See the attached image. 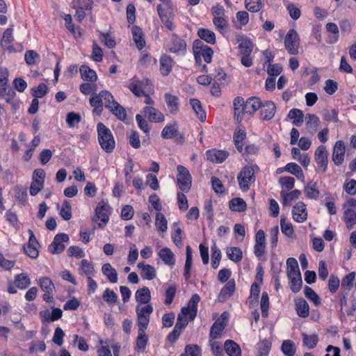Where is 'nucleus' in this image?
<instances>
[{
    "instance_id": "obj_1",
    "label": "nucleus",
    "mask_w": 356,
    "mask_h": 356,
    "mask_svg": "<svg viewBox=\"0 0 356 356\" xmlns=\"http://www.w3.org/2000/svg\"><path fill=\"white\" fill-rule=\"evenodd\" d=\"M98 141L102 149L106 153H111L115 147V141L111 130L102 122L97 125Z\"/></svg>"
},
{
    "instance_id": "obj_2",
    "label": "nucleus",
    "mask_w": 356,
    "mask_h": 356,
    "mask_svg": "<svg viewBox=\"0 0 356 356\" xmlns=\"http://www.w3.org/2000/svg\"><path fill=\"white\" fill-rule=\"evenodd\" d=\"M177 184L183 193H188L191 188L192 177L184 165H178L177 167Z\"/></svg>"
},
{
    "instance_id": "obj_3",
    "label": "nucleus",
    "mask_w": 356,
    "mask_h": 356,
    "mask_svg": "<svg viewBox=\"0 0 356 356\" xmlns=\"http://www.w3.org/2000/svg\"><path fill=\"white\" fill-rule=\"evenodd\" d=\"M237 179L241 189L247 191L250 185L255 180L254 170L250 166L244 167L238 175Z\"/></svg>"
},
{
    "instance_id": "obj_4",
    "label": "nucleus",
    "mask_w": 356,
    "mask_h": 356,
    "mask_svg": "<svg viewBox=\"0 0 356 356\" xmlns=\"http://www.w3.org/2000/svg\"><path fill=\"white\" fill-rule=\"evenodd\" d=\"M300 38L295 29H290L284 38V46L286 51L292 55L298 53Z\"/></svg>"
},
{
    "instance_id": "obj_5",
    "label": "nucleus",
    "mask_w": 356,
    "mask_h": 356,
    "mask_svg": "<svg viewBox=\"0 0 356 356\" xmlns=\"http://www.w3.org/2000/svg\"><path fill=\"white\" fill-rule=\"evenodd\" d=\"M228 316L227 312H223L212 325L209 333V337L212 340L220 337L221 333L226 326Z\"/></svg>"
},
{
    "instance_id": "obj_6",
    "label": "nucleus",
    "mask_w": 356,
    "mask_h": 356,
    "mask_svg": "<svg viewBox=\"0 0 356 356\" xmlns=\"http://www.w3.org/2000/svg\"><path fill=\"white\" fill-rule=\"evenodd\" d=\"M69 241V236L67 234L65 233H60L56 234L54 238L53 242L49 245V251L51 253L60 254L65 250L64 242H67Z\"/></svg>"
},
{
    "instance_id": "obj_7",
    "label": "nucleus",
    "mask_w": 356,
    "mask_h": 356,
    "mask_svg": "<svg viewBox=\"0 0 356 356\" xmlns=\"http://www.w3.org/2000/svg\"><path fill=\"white\" fill-rule=\"evenodd\" d=\"M315 161L317 163L318 168L323 172L327 170L328 159L327 151L323 145L319 146L315 152Z\"/></svg>"
},
{
    "instance_id": "obj_8",
    "label": "nucleus",
    "mask_w": 356,
    "mask_h": 356,
    "mask_svg": "<svg viewBox=\"0 0 356 356\" xmlns=\"http://www.w3.org/2000/svg\"><path fill=\"white\" fill-rule=\"evenodd\" d=\"M266 238L264 230L259 229L255 235V244L254 247V253L257 257H261L265 253Z\"/></svg>"
},
{
    "instance_id": "obj_9",
    "label": "nucleus",
    "mask_w": 356,
    "mask_h": 356,
    "mask_svg": "<svg viewBox=\"0 0 356 356\" xmlns=\"http://www.w3.org/2000/svg\"><path fill=\"white\" fill-rule=\"evenodd\" d=\"M345 145L342 140L335 143L333 147L332 161L336 165H340L344 161Z\"/></svg>"
},
{
    "instance_id": "obj_10",
    "label": "nucleus",
    "mask_w": 356,
    "mask_h": 356,
    "mask_svg": "<svg viewBox=\"0 0 356 356\" xmlns=\"http://www.w3.org/2000/svg\"><path fill=\"white\" fill-rule=\"evenodd\" d=\"M261 116L263 120H270L274 117L276 113V106L274 102L271 101H266L261 103Z\"/></svg>"
},
{
    "instance_id": "obj_11",
    "label": "nucleus",
    "mask_w": 356,
    "mask_h": 356,
    "mask_svg": "<svg viewBox=\"0 0 356 356\" xmlns=\"http://www.w3.org/2000/svg\"><path fill=\"white\" fill-rule=\"evenodd\" d=\"M293 218L298 222H303L307 218L306 204L303 202H298L292 209Z\"/></svg>"
},
{
    "instance_id": "obj_12",
    "label": "nucleus",
    "mask_w": 356,
    "mask_h": 356,
    "mask_svg": "<svg viewBox=\"0 0 356 356\" xmlns=\"http://www.w3.org/2000/svg\"><path fill=\"white\" fill-rule=\"evenodd\" d=\"M165 7V11H162L161 8L159 7L158 14L164 26L168 30L172 31L175 27L173 22L172 9H169L167 6Z\"/></svg>"
},
{
    "instance_id": "obj_13",
    "label": "nucleus",
    "mask_w": 356,
    "mask_h": 356,
    "mask_svg": "<svg viewBox=\"0 0 356 356\" xmlns=\"http://www.w3.org/2000/svg\"><path fill=\"white\" fill-rule=\"evenodd\" d=\"M186 49V42L177 35H172L171 38V45L169 47V51L177 54H183L185 52Z\"/></svg>"
},
{
    "instance_id": "obj_14",
    "label": "nucleus",
    "mask_w": 356,
    "mask_h": 356,
    "mask_svg": "<svg viewBox=\"0 0 356 356\" xmlns=\"http://www.w3.org/2000/svg\"><path fill=\"white\" fill-rule=\"evenodd\" d=\"M195 44L196 49H200V50H197L195 51V58L197 59V54H200L206 63H210L212 60V56L213 54L212 49L210 47L204 44H202L200 47H199L198 45L202 44L201 40H195Z\"/></svg>"
},
{
    "instance_id": "obj_15",
    "label": "nucleus",
    "mask_w": 356,
    "mask_h": 356,
    "mask_svg": "<svg viewBox=\"0 0 356 356\" xmlns=\"http://www.w3.org/2000/svg\"><path fill=\"white\" fill-rule=\"evenodd\" d=\"M206 156L209 161L220 163L228 157L229 153L225 150L211 149L206 152Z\"/></svg>"
},
{
    "instance_id": "obj_16",
    "label": "nucleus",
    "mask_w": 356,
    "mask_h": 356,
    "mask_svg": "<svg viewBox=\"0 0 356 356\" xmlns=\"http://www.w3.org/2000/svg\"><path fill=\"white\" fill-rule=\"evenodd\" d=\"M137 266L140 269V275L143 280H152L156 277V272L154 266L144 262L138 263Z\"/></svg>"
},
{
    "instance_id": "obj_17",
    "label": "nucleus",
    "mask_w": 356,
    "mask_h": 356,
    "mask_svg": "<svg viewBox=\"0 0 356 356\" xmlns=\"http://www.w3.org/2000/svg\"><path fill=\"white\" fill-rule=\"evenodd\" d=\"M245 102L241 97H236L233 101L234 118L237 122H241L242 120L241 115L245 113Z\"/></svg>"
},
{
    "instance_id": "obj_18",
    "label": "nucleus",
    "mask_w": 356,
    "mask_h": 356,
    "mask_svg": "<svg viewBox=\"0 0 356 356\" xmlns=\"http://www.w3.org/2000/svg\"><path fill=\"white\" fill-rule=\"evenodd\" d=\"M144 113L146 118L151 122H160L165 120L163 114L156 108L152 106L144 108Z\"/></svg>"
},
{
    "instance_id": "obj_19",
    "label": "nucleus",
    "mask_w": 356,
    "mask_h": 356,
    "mask_svg": "<svg viewBox=\"0 0 356 356\" xmlns=\"http://www.w3.org/2000/svg\"><path fill=\"white\" fill-rule=\"evenodd\" d=\"M108 205L103 203L102 204L98 205L95 209V217L93 218V220H96V218L101 220V221L103 222V225L99 223V227L104 226L108 221Z\"/></svg>"
},
{
    "instance_id": "obj_20",
    "label": "nucleus",
    "mask_w": 356,
    "mask_h": 356,
    "mask_svg": "<svg viewBox=\"0 0 356 356\" xmlns=\"http://www.w3.org/2000/svg\"><path fill=\"white\" fill-rule=\"evenodd\" d=\"M261 102L259 97H252L248 98L245 106V113L253 115L261 106Z\"/></svg>"
},
{
    "instance_id": "obj_21",
    "label": "nucleus",
    "mask_w": 356,
    "mask_h": 356,
    "mask_svg": "<svg viewBox=\"0 0 356 356\" xmlns=\"http://www.w3.org/2000/svg\"><path fill=\"white\" fill-rule=\"evenodd\" d=\"M296 310L298 316L306 318L309 314V307L307 301L300 298L295 300Z\"/></svg>"
},
{
    "instance_id": "obj_22",
    "label": "nucleus",
    "mask_w": 356,
    "mask_h": 356,
    "mask_svg": "<svg viewBox=\"0 0 356 356\" xmlns=\"http://www.w3.org/2000/svg\"><path fill=\"white\" fill-rule=\"evenodd\" d=\"M224 349L228 356H241L242 353L239 345L233 340H226Z\"/></svg>"
},
{
    "instance_id": "obj_23",
    "label": "nucleus",
    "mask_w": 356,
    "mask_h": 356,
    "mask_svg": "<svg viewBox=\"0 0 356 356\" xmlns=\"http://www.w3.org/2000/svg\"><path fill=\"white\" fill-rule=\"evenodd\" d=\"M304 192L307 198L316 200L320 195L317 182L313 181H309L307 185L305 186Z\"/></svg>"
},
{
    "instance_id": "obj_24",
    "label": "nucleus",
    "mask_w": 356,
    "mask_h": 356,
    "mask_svg": "<svg viewBox=\"0 0 356 356\" xmlns=\"http://www.w3.org/2000/svg\"><path fill=\"white\" fill-rule=\"evenodd\" d=\"M320 124V119L314 114H307L306 115V128L307 131L314 135L317 131Z\"/></svg>"
},
{
    "instance_id": "obj_25",
    "label": "nucleus",
    "mask_w": 356,
    "mask_h": 356,
    "mask_svg": "<svg viewBox=\"0 0 356 356\" xmlns=\"http://www.w3.org/2000/svg\"><path fill=\"white\" fill-rule=\"evenodd\" d=\"M172 60L168 55H162L160 58V72L163 76H168L172 70Z\"/></svg>"
},
{
    "instance_id": "obj_26",
    "label": "nucleus",
    "mask_w": 356,
    "mask_h": 356,
    "mask_svg": "<svg viewBox=\"0 0 356 356\" xmlns=\"http://www.w3.org/2000/svg\"><path fill=\"white\" fill-rule=\"evenodd\" d=\"M300 195L301 191L298 189H295L289 193H286L284 191H281L280 193V195L282 198V204L284 206L291 205V202L298 199Z\"/></svg>"
},
{
    "instance_id": "obj_27",
    "label": "nucleus",
    "mask_w": 356,
    "mask_h": 356,
    "mask_svg": "<svg viewBox=\"0 0 356 356\" xmlns=\"http://www.w3.org/2000/svg\"><path fill=\"white\" fill-rule=\"evenodd\" d=\"M136 300L140 304H147L151 300V293L147 286H143L136 291Z\"/></svg>"
},
{
    "instance_id": "obj_28",
    "label": "nucleus",
    "mask_w": 356,
    "mask_h": 356,
    "mask_svg": "<svg viewBox=\"0 0 356 356\" xmlns=\"http://www.w3.org/2000/svg\"><path fill=\"white\" fill-rule=\"evenodd\" d=\"M79 71L81 78L84 81L95 82L97 79V75L95 70L90 69L88 66L83 65L80 67Z\"/></svg>"
},
{
    "instance_id": "obj_29",
    "label": "nucleus",
    "mask_w": 356,
    "mask_h": 356,
    "mask_svg": "<svg viewBox=\"0 0 356 356\" xmlns=\"http://www.w3.org/2000/svg\"><path fill=\"white\" fill-rule=\"evenodd\" d=\"M133 40L136 44L138 49H142L145 46V41L143 38V33L138 26H134L131 29Z\"/></svg>"
},
{
    "instance_id": "obj_30",
    "label": "nucleus",
    "mask_w": 356,
    "mask_h": 356,
    "mask_svg": "<svg viewBox=\"0 0 356 356\" xmlns=\"http://www.w3.org/2000/svg\"><path fill=\"white\" fill-rule=\"evenodd\" d=\"M165 101L166 102L167 106L169 108L170 113H176L179 111V98L169 93H166L164 96Z\"/></svg>"
},
{
    "instance_id": "obj_31",
    "label": "nucleus",
    "mask_w": 356,
    "mask_h": 356,
    "mask_svg": "<svg viewBox=\"0 0 356 356\" xmlns=\"http://www.w3.org/2000/svg\"><path fill=\"white\" fill-rule=\"evenodd\" d=\"M129 90L137 97L143 96L145 94V83L144 81L134 80L129 85Z\"/></svg>"
},
{
    "instance_id": "obj_32",
    "label": "nucleus",
    "mask_w": 356,
    "mask_h": 356,
    "mask_svg": "<svg viewBox=\"0 0 356 356\" xmlns=\"http://www.w3.org/2000/svg\"><path fill=\"white\" fill-rule=\"evenodd\" d=\"M235 290V282L234 280L229 281L227 284L221 289L219 296L218 300L222 302L225 300L227 298L230 297Z\"/></svg>"
},
{
    "instance_id": "obj_33",
    "label": "nucleus",
    "mask_w": 356,
    "mask_h": 356,
    "mask_svg": "<svg viewBox=\"0 0 356 356\" xmlns=\"http://www.w3.org/2000/svg\"><path fill=\"white\" fill-rule=\"evenodd\" d=\"M159 257L167 265L173 266L175 263L174 254L168 248H162L158 253Z\"/></svg>"
},
{
    "instance_id": "obj_34",
    "label": "nucleus",
    "mask_w": 356,
    "mask_h": 356,
    "mask_svg": "<svg viewBox=\"0 0 356 356\" xmlns=\"http://www.w3.org/2000/svg\"><path fill=\"white\" fill-rule=\"evenodd\" d=\"M102 270L109 282L111 283H116L118 282L117 271L109 263L104 264L102 266Z\"/></svg>"
},
{
    "instance_id": "obj_35",
    "label": "nucleus",
    "mask_w": 356,
    "mask_h": 356,
    "mask_svg": "<svg viewBox=\"0 0 356 356\" xmlns=\"http://www.w3.org/2000/svg\"><path fill=\"white\" fill-rule=\"evenodd\" d=\"M197 35L209 44H213L216 43V35L214 32L208 29H199Z\"/></svg>"
},
{
    "instance_id": "obj_36",
    "label": "nucleus",
    "mask_w": 356,
    "mask_h": 356,
    "mask_svg": "<svg viewBox=\"0 0 356 356\" xmlns=\"http://www.w3.org/2000/svg\"><path fill=\"white\" fill-rule=\"evenodd\" d=\"M246 138V133L245 130L237 129L234 134V145L239 152H243V141Z\"/></svg>"
},
{
    "instance_id": "obj_37",
    "label": "nucleus",
    "mask_w": 356,
    "mask_h": 356,
    "mask_svg": "<svg viewBox=\"0 0 356 356\" xmlns=\"http://www.w3.org/2000/svg\"><path fill=\"white\" fill-rule=\"evenodd\" d=\"M38 285L44 293H53L56 289L54 282L48 277H40L38 280Z\"/></svg>"
},
{
    "instance_id": "obj_38",
    "label": "nucleus",
    "mask_w": 356,
    "mask_h": 356,
    "mask_svg": "<svg viewBox=\"0 0 356 356\" xmlns=\"http://www.w3.org/2000/svg\"><path fill=\"white\" fill-rule=\"evenodd\" d=\"M288 118L293 120V124L296 126H300L304 121V115L301 110L298 108L291 109L287 115Z\"/></svg>"
},
{
    "instance_id": "obj_39",
    "label": "nucleus",
    "mask_w": 356,
    "mask_h": 356,
    "mask_svg": "<svg viewBox=\"0 0 356 356\" xmlns=\"http://www.w3.org/2000/svg\"><path fill=\"white\" fill-rule=\"evenodd\" d=\"M281 350L285 356H294L296 353L295 343L289 339L283 341Z\"/></svg>"
},
{
    "instance_id": "obj_40",
    "label": "nucleus",
    "mask_w": 356,
    "mask_h": 356,
    "mask_svg": "<svg viewBox=\"0 0 356 356\" xmlns=\"http://www.w3.org/2000/svg\"><path fill=\"white\" fill-rule=\"evenodd\" d=\"M238 48L241 54H251L253 50V43L248 38H241L239 40Z\"/></svg>"
},
{
    "instance_id": "obj_41",
    "label": "nucleus",
    "mask_w": 356,
    "mask_h": 356,
    "mask_svg": "<svg viewBox=\"0 0 356 356\" xmlns=\"http://www.w3.org/2000/svg\"><path fill=\"white\" fill-rule=\"evenodd\" d=\"M147 342L148 337L145 334V332H138L135 348L136 351L144 352Z\"/></svg>"
},
{
    "instance_id": "obj_42",
    "label": "nucleus",
    "mask_w": 356,
    "mask_h": 356,
    "mask_svg": "<svg viewBox=\"0 0 356 356\" xmlns=\"http://www.w3.org/2000/svg\"><path fill=\"white\" fill-rule=\"evenodd\" d=\"M227 257L234 262H239L243 258L242 250L237 247L227 248L226 250Z\"/></svg>"
},
{
    "instance_id": "obj_43",
    "label": "nucleus",
    "mask_w": 356,
    "mask_h": 356,
    "mask_svg": "<svg viewBox=\"0 0 356 356\" xmlns=\"http://www.w3.org/2000/svg\"><path fill=\"white\" fill-rule=\"evenodd\" d=\"M229 207L233 211L242 212L246 209L247 204L242 198L236 197L230 200Z\"/></svg>"
},
{
    "instance_id": "obj_44",
    "label": "nucleus",
    "mask_w": 356,
    "mask_h": 356,
    "mask_svg": "<svg viewBox=\"0 0 356 356\" xmlns=\"http://www.w3.org/2000/svg\"><path fill=\"white\" fill-rule=\"evenodd\" d=\"M190 104L200 121L206 120V113L203 111L201 102L197 99H191Z\"/></svg>"
},
{
    "instance_id": "obj_45",
    "label": "nucleus",
    "mask_w": 356,
    "mask_h": 356,
    "mask_svg": "<svg viewBox=\"0 0 356 356\" xmlns=\"http://www.w3.org/2000/svg\"><path fill=\"white\" fill-rule=\"evenodd\" d=\"M344 222L348 229H352L353 226L356 224V212L351 209H347L343 214Z\"/></svg>"
},
{
    "instance_id": "obj_46",
    "label": "nucleus",
    "mask_w": 356,
    "mask_h": 356,
    "mask_svg": "<svg viewBox=\"0 0 356 356\" xmlns=\"http://www.w3.org/2000/svg\"><path fill=\"white\" fill-rule=\"evenodd\" d=\"M108 111L117 117L120 120H124L127 118V112L125 108L118 102H115L114 105Z\"/></svg>"
},
{
    "instance_id": "obj_47",
    "label": "nucleus",
    "mask_w": 356,
    "mask_h": 356,
    "mask_svg": "<svg viewBox=\"0 0 356 356\" xmlns=\"http://www.w3.org/2000/svg\"><path fill=\"white\" fill-rule=\"evenodd\" d=\"M186 258L184 266V275L186 280H188L191 277V269L192 266V250L189 245L186 248Z\"/></svg>"
},
{
    "instance_id": "obj_48",
    "label": "nucleus",
    "mask_w": 356,
    "mask_h": 356,
    "mask_svg": "<svg viewBox=\"0 0 356 356\" xmlns=\"http://www.w3.org/2000/svg\"><path fill=\"white\" fill-rule=\"evenodd\" d=\"M155 226L159 232H165L168 229V221L165 216L158 212L155 218Z\"/></svg>"
},
{
    "instance_id": "obj_49",
    "label": "nucleus",
    "mask_w": 356,
    "mask_h": 356,
    "mask_svg": "<svg viewBox=\"0 0 356 356\" xmlns=\"http://www.w3.org/2000/svg\"><path fill=\"white\" fill-rule=\"evenodd\" d=\"M302 342L305 346H307L309 349L314 348L318 341V337L317 334L308 335L305 333H302Z\"/></svg>"
},
{
    "instance_id": "obj_50",
    "label": "nucleus",
    "mask_w": 356,
    "mask_h": 356,
    "mask_svg": "<svg viewBox=\"0 0 356 356\" xmlns=\"http://www.w3.org/2000/svg\"><path fill=\"white\" fill-rule=\"evenodd\" d=\"M31 280L26 273H21L16 276L15 284L19 289H26L31 284Z\"/></svg>"
},
{
    "instance_id": "obj_51",
    "label": "nucleus",
    "mask_w": 356,
    "mask_h": 356,
    "mask_svg": "<svg viewBox=\"0 0 356 356\" xmlns=\"http://www.w3.org/2000/svg\"><path fill=\"white\" fill-rule=\"evenodd\" d=\"M79 271L81 275H85L87 277L93 276L95 272L94 266L90 261L86 259H83L81 261Z\"/></svg>"
},
{
    "instance_id": "obj_52",
    "label": "nucleus",
    "mask_w": 356,
    "mask_h": 356,
    "mask_svg": "<svg viewBox=\"0 0 356 356\" xmlns=\"http://www.w3.org/2000/svg\"><path fill=\"white\" fill-rule=\"evenodd\" d=\"M221 252L214 243L211 246V266L213 268L216 269L218 268L220 259H221Z\"/></svg>"
},
{
    "instance_id": "obj_53",
    "label": "nucleus",
    "mask_w": 356,
    "mask_h": 356,
    "mask_svg": "<svg viewBox=\"0 0 356 356\" xmlns=\"http://www.w3.org/2000/svg\"><path fill=\"white\" fill-rule=\"evenodd\" d=\"M90 104L94 108V111L101 113L103 110V102L100 92L99 94L93 93L90 99Z\"/></svg>"
},
{
    "instance_id": "obj_54",
    "label": "nucleus",
    "mask_w": 356,
    "mask_h": 356,
    "mask_svg": "<svg viewBox=\"0 0 356 356\" xmlns=\"http://www.w3.org/2000/svg\"><path fill=\"white\" fill-rule=\"evenodd\" d=\"M285 170L295 175L298 179H304V174L301 168L295 163H289L285 166Z\"/></svg>"
},
{
    "instance_id": "obj_55",
    "label": "nucleus",
    "mask_w": 356,
    "mask_h": 356,
    "mask_svg": "<svg viewBox=\"0 0 356 356\" xmlns=\"http://www.w3.org/2000/svg\"><path fill=\"white\" fill-rule=\"evenodd\" d=\"M263 6L261 0H245V7L251 13L259 12Z\"/></svg>"
},
{
    "instance_id": "obj_56",
    "label": "nucleus",
    "mask_w": 356,
    "mask_h": 356,
    "mask_svg": "<svg viewBox=\"0 0 356 356\" xmlns=\"http://www.w3.org/2000/svg\"><path fill=\"white\" fill-rule=\"evenodd\" d=\"M100 96L102 99L103 104L108 110L111 108V106L114 105L115 102H117L113 96V95L108 90H102L100 92Z\"/></svg>"
},
{
    "instance_id": "obj_57",
    "label": "nucleus",
    "mask_w": 356,
    "mask_h": 356,
    "mask_svg": "<svg viewBox=\"0 0 356 356\" xmlns=\"http://www.w3.org/2000/svg\"><path fill=\"white\" fill-rule=\"evenodd\" d=\"M13 26L8 28L3 33V38L1 40V45L3 48L9 49L10 43L13 41Z\"/></svg>"
},
{
    "instance_id": "obj_58",
    "label": "nucleus",
    "mask_w": 356,
    "mask_h": 356,
    "mask_svg": "<svg viewBox=\"0 0 356 356\" xmlns=\"http://www.w3.org/2000/svg\"><path fill=\"white\" fill-rule=\"evenodd\" d=\"M173 228H174V232L172 234V239L174 242V243L177 247H181L183 245L182 243V230L178 226L177 222L173 223Z\"/></svg>"
},
{
    "instance_id": "obj_59",
    "label": "nucleus",
    "mask_w": 356,
    "mask_h": 356,
    "mask_svg": "<svg viewBox=\"0 0 356 356\" xmlns=\"http://www.w3.org/2000/svg\"><path fill=\"white\" fill-rule=\"evenodd\" d=\"M201 348L197 345L189 344L185 347L184 353L180 356H201Z\"/></svg>"
},
{
    "instance_id": "obj_60",
    "label": "nucleus",
    "mask_w": 356,
    "mask_h": 356,
    "mask_svg": "<svg viewBox=\"0 0 356 356\" xmlns=\"http://www.w3.org/2000/svg\"><path fill=\"white\" fill-rule=\"evenodd\" d=\"M304 293L316 306H318L321 304L319 296L311 287L306 286L304 289Z\"/></svg>"
},
{
    "instance_id": "obj_61",
    "label": "nucleus",
    "mask_w": 356,
    "mask_h": 356,
    "mask_svg": "<svg viewBox=\"0 0 356 356\" xmlns=\"http://www.w3.org/2000/svg\"><path fill=\"white\" fill-rule=\"evenodd\" d=\"M200 300V298L197 294H193L191 298L188 307L191 309V320H193L197 312V304Z\"/></svg>"
},
{
    "instance_id": "obj_62",
    "label": "nucleus",
    "mask_w": 356,
    "mask_h": 356,
    "mask_svg": "<svg viewBox=\"0 0 356 356\" xmlns=\"http://www.w3.org/2000/svg\"><path fill=\"white\" fill-rule=\"evenodd\" d=\"M16 199L23 205L27 202V191L26 188L22 186H17L15 188Z\"/></svg>"
},
{
    "instance_id": "obj_63",
    "label": "nucleus",
    "mask_w": 356,
    "mask_h": 356,
    "mask_svg": "<svg viewBox=\"0 0 356 356\" xmlns=\"http://www.w3.org/2000/svg\"><path fill=\"white\" fill-rule=\"evenodd\" d=\"M258 355L257 356H267L271 348V342L267 339L261 341L258 344Z\"/></svg>"
},
{
    "instance_id": "obj_64",
    "label": "nucleus",
    "mask_w": 356,
    "mask_h": 356,
    "mask_svg": "<svg viewBox=\"0 0 356 356\" xmlns=\"http://www.w3.org/2000/svg\"><path fill=\"white\" fill-rule=\"evenodd\" d=\"M60 215L65 220H69L72 218V208L70 203L65 200L60 211Z\"/></svg>"
}]
</instances>
